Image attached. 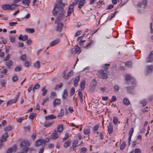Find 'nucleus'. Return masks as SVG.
I'll list each match as a JSON object with an SVG mask.
<instances>
[{
  "label": "nucleus",
  "mask_w": 153,
  "mask_h": 153,
  "mask_svg": "<svg viewBox=\"0 0 153 153\" xmlns=\"http://www.w3.org/2000/svg\"><path fill=\"white\" fill-rule=\"evenodd\" d=\"M59 13V14L57 16V18L56 19L55 22L56 23H58L61 22V21L64 19V12L63 10V9L61 7L59 9L58 5L56 4L55 5L53 10V16H55Z\"/></svg>",
  "instance_id": "f257e3e1"
},
{
  "label": "nucleus",
  "mask_w": 153,
  "mask_h": 153,
  "mask_svg": "<svg viewBox=\"0 0 153 153\" xmlns=\"http://www.w3.org/2000/svg\"><path fill=\"white\" fill-rule=\"evenodd\" d=\"M79 0H75L70 5L67 12V15L68 16H70L72 13L74 11V5H76L79 1Z\"/></svg>",
  "instance_id": "f03ea898"
},
{
  "label": "nucleus",
  "mask_w": 153,
  "mask_h": 153,
  "mask_svg": "<svg viewBox=\"0 0 153 153\" xmlns=\"http://www.w3.org/2000/svg\"><path fill=\"white\" fill-rule=\"evenodd\" d=\"M18 5L15 4H4L1 6L2 8L4 10H11L17 7Z\"/></svg>",
  "instance_id": "7ed1b4c3"
},
{
  "label": "nucleus",
  "mask_w": 153,
  "mask_h": 153,
  "mask_svg": "<svg viewBox=\"0 0 153 153\" xmlns=\"http://www.w3.org/2000/svg\"><path fill=\"white\" fill-rule=\"evenodd\" d=\"M66 70L64 71L62 73V77L65 79H68L71 76L73 75V72L72 71H71L68 74L66 75Z\"/></svg>",
  "instance_id": "20e7f679"
},
{
  "label": "nucleus",
  "mask_w": 153,
  "mask_h": 153,
  "mask_svg": "<svg viewBox=\"0 0 153 153\" xmlns=\"http://www.w3.org/2000/svg\"><path fill=\"white\" fill-rule=\"evenodd\" d=\"M99 77L102 79H106L107 78V74L105 73L103 70L99 71L97 72Z\"/></svg>",
  "instance_id": "39448f33"
},
{
  "label": "nucleus",
  "mask_w": 153,
  "mask_h": 153,
  "mask_svg": "<svg viewBox=\"0 0 153 153\" xmlns=\"http://www.w3.org/2000/svg\"><path fill=\"white\" fill-rule=\"evenodd\" d=\"M20 93L18 92V94L16 95L15 98L13 99H11L8 101L7 103V105H10L13 103H15L17 101L19 95Z\"/></svg>",
  "instance_id": "423d86ee"
},
{
  "label": "nucleus",
  "mask_w": 153,
  "mask_h": 153,
  "mask_svg": "<svg viewBox=\"0 0 153 153\" xmlns=\"http://www.w3.org/2000/svg\"><path fill=\"white\" fill-rule=\"evenodd\" d=\"M125 78L126 80H130L132 84L135 85L136 83L135 80L133 79L131 75L128 74H127L125 75Z\"/></svg>",
  "instance_id": "0eeeda50"
},
{
  "label": "nucleus",
  "mask_w": 153,
  "mask_h": 153,
  "mask_svg": "<svg viewBox=\"0 0 153 153\" xmlns=\"http://www.w3.org/2000/svg\"><path fill=\"white\" fill-rule=\"evenodd\" d=\"M146 74L152 73L153 71V66L152 65H147L146 67Z\"/></svg>",
  "instance_id": "6e6552de"
},
{
  "label": "nucleus",
  "mask_w": 153,
  "mask_h": 153,
  "mask_svg": "<svg viewBox=\"0 0 153 153\" xmlns=\"http://www.w3.org/2000/svg\"><path fill=\"white\" fill-rule=\"evenodd\" d=\"M147 62H151L153 60V51L150 52L148 56L146 59Z\"/></svg>",
  "instance_id": "1a4fd4ad"
},
{
  "label": "nucleus",
  "mask_w": 153,
  "mask_h": 153,
  "mask_svg": "<svg viewBox=\"0 0 153 153\" xmlns=\"http://www.w3.org/2000/svg\"><path fill=\"white\" fill-rule=\"evenodd\" d=\"M81 51L80 48L78 46H76V48H72L71 50V53L75 54L76 53H79Z\"/></svg>",
  "instance_id": "9d476101"
},
{
  "label": "nucleus",
  "mask_w": 153,
  "mask_h": 153,
  "mask_svg": "<svg viewBox=\"0 0 153 153\" xmlns=\"http://www.w3.org/2000/svg\"><path fill=\"white\" fill-rule=\"evenodd\" d=\"M60 40L59 38H57L54 40H53L50 43V46L51 47L53 46L58 44L60 42Z\"/></svg>",
  "instance_id": "9b49d317"
},
{
  "label": "nucleus",
  "mask_w": 153,
  "mask_h": 153,
  "mask_svg": "<svg viewBox=\"0 0 153 153\" xmlns=\"http://www.w3.org/2000/svg\"><path fill=\"white\" fill-rule=\"evenodd\" d=\"M107 131L109 134H112L113 131V125L111 123H109L107 126Z\"/></svg>",
  "instance_id": "f8f14e48"
},
{
  "label": "nucleus",
  "mask_w": 153,
  "mask_h": 153,
  "mask_svg": "<svg viewBox=\"0 0 153 153\" xmlns=\"http://www.w3.org/2000/svg\"><path fill=\"white\" fill-rule=\"evenodd\" d=\"M147 5V0H143L140 3H139L138 4V6L142 8H144Z\"/></svg>",
  "instance_id": "ddd939ff"
},
{
  "label": "nucleus",
  "mask_w": 153,
  "mask_h": 153,
  "mask_svg": "<svg viewBox=\"0 0 153 153\" xmlns=\"http://www.w3.org/2000/svg\"><path fill=\"white\" fill-rule=\"evenodd\" d=\"M57 25L56 26V30L59 32H60L62 30V28L63 26V25L62 23H57Z\"/></svg>",
  "instance_id": "4468645a"
},
{
  "label": "nucleus",
  "mask_w": 153,
  "mask_h": 153,
  "mask_svg": "<svg viewBox=\"0 0 153 153\" xmlns=\"http://www.w3.org/2000/svg\"><path fill=\"white\" fill-rule=\"evenodd\" d=\"M30 145L29 142L27 140H25L22 141L21 143L20 146H21L27 147Z\"/></svg>",
  "instance_id": "2eb2a0df"
},
{
  "label": "nucleus",
  "mask_w": 153,
  "mask_h": 153,
  "mask_svg": "<svg viewBox=\"0 0 153 153\" xmlns=\"http://www.w3.org/2000/svg\"><path fill=\"white\" fill-rule=\"evenodd\" d=\"M17 149V146L14 145L13 147L9 148L7 150L6 153H11L13 152H15Z\"/></svg>",
  "instance_id": "dca6fc26"
},
{
  "label": "nucleus",
  "mask_w": 153,
  "mask_h": 153,
  "mask_svg": "<svg viewBox=\"0 0 153 153\" xmlns=\"http://www.w3.org/2000/svg\"><path fill=\"white\" fill-rule=\"evenodd\" d=\"M128 92L131 94H133L134 92V86H129L126 88Z\"/></svg>",
  "instance_id": "f3484780"
},
{
  "label": "nucleus",
  "mask_w": 153,
  "mask_h": 153,
  "mask_svg": "<svg viewBox=\"0 0 153 153\" xmlns=\"http://www.w3.org/2000/svg\"><path fill=\"white\" fill-rule=\"evenodd\" d=\"M44 143V140L43 139H39L36 141L35 143V145L36 146H38Z\"/></svg>",
  "instance_id": "a211bd4d"
},
{
  "label": "nucleus",
  "mask_w": 153,
  "mask_h": 153,
  "mask_svg": "<svg viewBox=\"0 0 153 153\" xmlns=\"http://www.w3.org/2000/svg\"><path fill=\"white\" fill-rule=\"evenodd\" d=\"M53 123V122L52 121H47L45 123L44 126L46 127H48L51 126Z\"/></svg>",
  "instance_id": "6ab92c4d"
},
{
  "label": "nucleus",
  "mask_w": 153,
  "mask_h": 153,
  "mask_svg": "<svg viewBox=\"0 0 153 153\" xmlns=\"http://www.w3.org/2000/svg\"><path fill=\"white\" fill-rule=\"evenodd\" d=\"M52 138L53 139H56L58 137V134L56 131L52 132L51 135Z\"/></svg>",
  "instance_id": "aec40b11"
},
{
  "label": "nucleus",
  "mask_w": 153,
  "mask_h": 153,
  "mask_svg": "<svg viewBox=\"0 0 153 153\" xmlns=\"http://www.w3.org/2000/svg\"><path fill=\"white\" fill-rule=\"evenodd\" d=\"M61 102V100L60 99H56L53 102V106L55 107L57 105H59Z\"/></svg>",
  "instance_id": "412c9836"
},
{
  "label": "nucleus",
  "mask_w": 153,
  "mask_h": 153,
  "mask_svg": "<svg viewBox=\"0 0 153 153\" xmlns=\"http://www.w3.org/2000/svg\"><path fill=\"white\" fill-rule=\"evenodd\" d=\"M28 38V36L27 35L23 36L22 34L19 35V40H22L23 41H25Z\"/></svg>",
  "instance_id": "4be33fe9"
},
{
  "label": "nucleus",
  "mask_w": 153,
  "mask_h": 153,
  "mask_svg": "<svg viewBox=\"0 0 153 153\" xmlns=\"http://www.w3.org/2000/svg\"><path fill=\"white\" fill-rule=\"evenodd\" d=\"M13 65V62L11 60L5 63V65L9 69L11 68V66H12Z\"/></svg>",
  "instance_id": "5701e85b"
},
{
  "label": "nucleus",
  "mask_w": 153,
  "mask_h": 153,
  "mask_svg": "<svg viewBox=\"0 0 153 153\" xmlns=\"http://www.w3.org/2000/svg\"><path fill=\"white\" fill-rule=\"evenodd\" d=\"M34 66L36 69H39L40 66V62L38 61H36L34 63Z\"/></svg>",
  "instance_id": "b1692460"
},
{
  "label": "nucleus",
  "mask_w": 153,
  "mask_h": 153,
  "mask_svg": "<svg viewBox=\"0 0 153 153\" xmlns=\"http://www.w3.org/2000/svg\"><path fill=\"white\" fill-rule=\"evenodd\" d=\"M123 103L126 105H128L130 104L129 100L126 98H124L123 99Z\"/></svg>",
  "instance_id": "393cba45"
},
{
  "label": "nucleus",
  "mask_w": 153,
  "mask_h": 153,
  "mask_svg": "<svg viewBox=\"0 0 153 153\" xmlns=\"http://www.w3.org/2000/svg\"><path fill=\"white\" fill-rule=\"evenodd\" d=\"M85 3V0H80L78 4V7L80 9L82 6H83Z\"/></svg>",
  "instance_id": "a878e982"
},
{
  "label": "nucleus",
  "mask_w": 153,
  "mask_h": 153,
  "mask_svg": "<svg viewBox=\"0 0 153 153\" xmlns=\"http://www.w3.org/2000/svg\"><path fill=\"white\" fill-rule=\"evenodd\" d=\"M80 79V76H79L76 77L74 80V85L76 86L77 85L78 82L79 81Z\"/></svg>",
  "instance_id": "bb28decb"
},
{
  "label": "nucleus",
  "mask_w": 153,
  "mask_h": 153,
  "mask_svg": "<svg viewBox=\"0 0 153 153\" xmlns=\"http://www.w3.org/2000/svg\"><path fill=\"white\" fill-rule=\"evenodd\" d=\"M30 0H22V3L25 5L27 6V7L29 6V4L30 3Z\"/></svg>",
  "instance_id": "cd10ccee"
},
{
  "label": "nucleus",
  "mask_w": 153,
  "mask_h": 153,
  "mask_svg": "<svg viewBox=\"0 0 153 153\" xmlns=\"http://www.w3.org/2000/svg\"><path fill=\"white\" fill-rule=\"evenodd\" d=\"M46 87L44 86L42 88V91H43L42 93V95L43 96H45L46 94L47 93L48 90L47 89H46Z\"/></svg>",
  "instance_id": "c85d7f7f"
},
{
  "label": "nucleus",
  "mask_w": 153,
  "mask_h": 153,
  "mask_svg": "<svg viewBox=\"0 0 153 153\" xmlns=\"http://www.w3.org/2000/svg\"><path fill=\"white\" fill-rule=\"evenodd\" d=\"M56 117L53 114H51L50 115L46 116L45 117V119L46 120L50 119H54L56 118Z\"/></svg>",
  "instance_id": "c756f323"
},
{
  "label": "nucleus",
  "mask_w": 153,
  "mask_h": 153,
  "mask_svg": "<svg viewBox=\"0 0 153 153\" xmlns=\"http://www.w3.org/2000/svg\"><path fill=\"white\" fill-rule=\"evenodd\" d=\"M57 128L58 132H61L63 130V125H58L57 127Z\"/></svg>",
  "instance_id": "7c9ffc66"
},
{
  "label": "nucleus",
  "mask_w": 153,
  "mask_h": 153,
  "mask_svg": "<svg viewBox=\"0 0 153 153\" xmlns=\"http://www.w3.org/2000/svg\"><path fill=\"white\" fill-rule=\"evenodd\" d=\"M8 137L7 133V132L5 133L2 136V141L4 140V141L6 140V138Z\"/></svg>",
  "instance_id": "2f4dec72"
},
{
  "label": "nucleus",
  "mask_w": 153,
  "mask_h": 153,
  "mask_svg": "<svg viewBox=\"0 0 153 153\" xmlns=\"http://www.w3.org/2000/svg\"><path fill=\"white\" fill-rule=\"evenodd\" d=\"M78 141L76 140H74L73 142L72 146L74 148H76L78 145Z\"/></svg>",
  "instance_id": "473e14b6"
},
{
  "label": "nucleus",
  "mask_w": 153,
  "mask_h": 153,
  "mask_svg": "<svg viewBox=\"0 0 153 153\" xmlns=\"http://www.w3.org/2000/svg\"><path fill=\"white\" fill-rule=\"evenodd\" d=\"M25 31L29 33H33L34 32V30L33 28H27L25 29Z\"/></svg>",
  "instance_id": "72a5a7b5"
},
{
  "label": "nucleus",
  "mask_w": 153,
  "mask_h": 153,
  "mask_svg": "<svg viewBox=\"0 0 153 153\" xmlns=\"http://www.w3.org/2000/svg\"><path fill=\"white\" fill-rule=\"evenodd\" d=\"M10 41L12 43L15 42V41L16 37L15 36H13L11 35H10L9 36Z\"/></svg>",
  "instance_id": "f704fd0d"
},
{
  "label": "nucleus",
  "mask_w": 153,
  "mask_h": 153,
  "mask_svg": "<svg viewBox=\"0 0 153 153\" xmlns=\"http://www.w3.org/2000/svg\"><path fill=\"white\" fill-rule=\"evenodd\" d=\"M13 129L12 127L10 126H9L6 127L4 129V131L5 132H7Z\"/></svg>",
  "instance_id": "c9c22d12"
},
{
  "label": "nucleus",
  "mask_w": 153,
  "mask_h": 153,
  "mask_svg": "<svg viewBox=\"0 0 153 153\" xmlns=\"http://www.w3.org/2000/svg\"><path fill=\"white\" fill-rule=\"evenodd\" d=\"M40 85L38 83H36L33 87L32 89L33 92H34L36 89H38L40 87Z\"/></svg>",
  "instance_id": "e433bc0d"
},
{
  "label": "nucleus",
  "mask_w": 153,
  "mask_h": 153,
  "mask_svg": "<svg viewBox=\"0 0 153 153\" xmlns=\"http://www.w3.org/2000/svg\"><path fill=\"white\" fill-rule=\"evenodd\" d=\"M140 103L143 106H145L146 104V99L142 100L140 101Z\"/></svg>",
  "instance_id": "4c0bfd02"
},
{
  "label": "nucleus",
  "mask_w": 153,
  "mask_h": 153,
  "mask_svg": "<svg viewBox=\"0 0 153 153\" xmlns=\"http://www.w3.org/2000/svg\"><path fill=\"white\" fill-rule=\"evenodd\" d=\"M84 133L85 134H88L90 133V128H85L83 131Z\"/></svg>",
  "instance_id": "58836bf2"
},
{
  "label": "nucleus",
  "mask_w": 153,
  "mask_h": 153,
  "mask_svg": "<svg viewBox=\"0 0 153 153\" xmlns=\"http://www.w3.org/2000/svg\"><path fill=\"white\" fill-rule=\"evenodd\" d=\"M99 126V124H97L94 126L93 128V130L94 132H96L98 130Z\"/></svg>",
  "instance_id": "ea45409f"
},
{
  "label": "nucleus",
  "mask_w": 153,
  "mask_h": 153,
  "mask_svg": "<svg viewBox=\"0 0 153 153\" xmlns=\"http://www.w3.org/2000/svg\"><path fill=\"white\" fill-rule=\"evenodd\" d=\"M85 82L84 80L82 81L80 83V86L82 90L85 88Z\"/></svg>",
  "instance_id": "a19ab883"
},
{
  "label": "nucleus",
  "mask_w": 153,
  "mask_h": 153,
  "mask_svg": "<svg viewBox=\"0 0 153 153\" xmlns=\"http://www.w3.org/2000/svg\"><path fill=\"white\" fill-rule=\"evenodd\" d=\"M22 69V67L20 66H16L14 69V71L15 72H18L21 70Z\"/></svg>",
  "instance_id": "79ce46f5"
},
{
  "label": "nucleus",
  "mask_w": 153,
  "mask_h": 153,
  "mask_svg": "<svg viewBox=\"0 0 153 153\" xmlns=\"http://www.w3.org/2000/svg\"><path fill=\"white\" fill-rule=\"evenodd\" d=\"M67 91L66 89H65L62 95V97L63 98H66L67 96Z\"/></svg>",
  "instance_id": "37998d69"
},
{
  "label": "nucleus",
  "mask_w": 153,
  "mask_h": 153,
  "mask_svg": "<svg viewBox=\"0 0 153 153\" xmlns=\"http://www.w3.org/2000/svg\"><path fill=\"white\" fill-rule=\"evenodd\" d=\"M94 42V40H91L90 42L87 44L86 46H85V48L87 49L88 48L90 47L92 44Z\"/></svg>",
  "instance_id": "c03bdc74"
},
{
  "label": "nucleus",
  "mask_w": 153,
  "mask_h": 153,
  "mask_svg": "<svg viewBox=\"0 0 153 153\" xmlns=\"http://www.w3.org/2000/svg\"><path fill=\"white\" fill-rule=\"evenodd\" d=\"M118 122V119L116 117H114L113 118V122L114 124L116 125Z\"/></svg>",
  "instance_id": "a18cd8bd"
},
{
  "label": "nucleus",
  "mask_w": 153,
  "mask_h": 153,
  "mask_svg": "<svg viewBox=\"0 0 153 153\" xmlns=\"http://www.w3.org/2000/svg\"><path fill=\"white\" fill-rule=\"evenodd\" d=\"M64 114V111L63 109H61L60 110V113L58 115L57 117H62Z\"/></svg>",
  "instance_id": "49530a36"
},
{
  "label": "nucleus",
  "mask_w": 153,
  "mask_h": 153,
  "mask_svg": "<svg viewBox=\"0 0 153 153\" xmlns=\"http://www.w3.org/2000/svg\"><path fill=\"white\" fill-rule=\"evenodd\" d=\"M71 144V142L68 141H66L64 144V146L65 147H67L69 146Z\"/></svg>",
  "instance_id": "de8ad7c7"
},
{
  "label": "nucleus",
  "mask_w": 153,
  "mask_h": 153,
  "mask_svg": "<svg viewBox=\"0 0 153 153\" xmlns=\"http://www.w3.org/2000/svg\"><path fill=\"white\" fill-rule=\"evenodd\" d=\"M126 66L128 68H130L131 67L132 63L131 62H127L125 63Z\"/></svg>",
  "instance_id": "09e8293b"
},
{
  "label": "nucleus",
  "mask_w": 153,
  "mask_h": 153,
  "mask_svg": "<svg viewBox=\"0 0 153 153\" xmlns=\"http://www.w3.org/2000/svg\"><path fill=\"white\" fill-rule=\"evenodd\" d=\"M36 114L33 113L30 114L28 118L30 119H33L35 117Z\"/></svg>",
  "instance_id": "8fccbe9b"
},
{
  "label": "nucleus",
  "mask_w": 153,
  "mask_h": 153,
  "mask_svg": "<svg viewBox=\"0 0 153 153\" xmlns=\"http://www.w3.org/2000/svg\"><path fill=\"white\" fill-rule=\"evenodd\" d=\"M126 145V143L124 142H123L120 147V149L121 150H123L125 147Z\"/></svg>",
  "instance_id": "3c124183"
},
{
  "label": "nucleus",
  "mask_w": 153,
  "mask_h": 153,
  "mask_svg": "<svg viewBox=\"0 0 153 153\" xmlns=\"http://www.w3.org/2000/svg\"><path fill=\"white\" fill-rule=\"evenodd\" d=\"M48 100H49V98H48V97H46L45 98L43 99V101L42 103V105H44V104H45V102H46L47 101H48Z\"/></svg>",
  "instance_id": "603ef678"
},
{
  "label": "nucleus",
  "mask_w": 153,
  "mask_h": 153,
  "mask_svg": "<svg viewBox=\"0 0 153 153\" xmlns=\"http://www.w3.org/2000/svg\"><path fill=\"white\" fill-rule=\"evenodd\" d=\"M121 3L120 4L119 6L121 7L124 5L128 1V0H125V1L123 2L122 0H121Z\"/></svg>",
  "instance_id": "864d4df0"
},
{
  "label": "nucleus",
  "mask_w": 153,
  "mask_h": 153,
  "mask_svg": "<svg viewBox=\"0 0 153 153\" xmlns=\"http://www.w3.org/2000/svg\"><path fill=\"white\" fill-rule=\"evenodd\" d=\"M31 64L30 62L26 61L25 63V65L26 67H29Z\"/></svg>",
  "instance_id": "5fc2aeb1"
},
{
  "label": "nucleus",
  "mask_w": 153,
  "mask_h": 153,
  "mask_svg": "<svg viewBox=\"0 0 153 153\" xmlns=\"http://www.w3.org/2000/svg\"><path fill=\"white\" fill-rule=\"evenodd\" d=\"M20 59L22 61H25L26 59V56L25 54H24L22 55L20 57Z\"/></svg>",
  "instance_id": "6e6d98bb"
},
{
  "label": "nucleus",
  "mask_w": 153,
  "mask_h": 153,
  "mask_svg": "<svg viewBox=\"0 0 153 153\" xmlns=\"http://www.w3.org/2000/svg\"><path fill=\"white\" fill-rule=\"evenodd\" d=\"M117 12V11H116L114 13H111V17L109 19L110 20H111L115 16Z\"/></svg>",
  "instance_id": "4d7b16f0"
},
{
  "label": "nucleus",
  "mask_w": 153,
  "mask_h": 153,
  "mask_svg": "<svg viewBox=\"0 0 153 153\" xmlns=\"http://www.w3.org/2000/svg\"><path fill=\"white\" fill-rule=\"evenodd\" d=\"M114 89L115 91L117 92L119 89V87L118 85H115L114 87Z\"/></svg>",
  "instance_id": "13d9d810"
},
{
  "label": "nucleus",
  "mask_w": 153,
  "mask_h": 153,
  "mask_svg": "<svg viewBox=\"0 0 153 153\" xmlns=\"http://www.w3.org/2000/svg\"><path fill=\"white\" fill-rule=\"evenodd\" d=\"M75 88L74 87H72L71 90V92H70V95L71 96H72L74 94L75 92Z\"/></svg>",
  "instance_id": "bf43d9fd"
},
{
  "label": "nucleus",
  "mask_w": 153,
  "mask_h": 153,
  "mask_svg": "<svg viewBox=\"0 0 153 153\" xmlns=\"http://www.w3.org/2000/svg\"><path fill=\"white\" fill-rule=\"evenodd\" d=\"M86 150L87 149L85 147L81 148L80 149L81 152L82 153H85L86 152Z\"/></svg>",
  "instance_id": "052dcab7"
},
{
  "label": "nucleus",
  "mask_w": 153,
  "mask_h": 153,
  "mask_svg": "<svg viewBox=\"0 0 153 153\" xmlns=\"http://www.w3.org/2000/svg\"><path fill=\"white\" fill-rule=\"evenodd\" d=\"M69 137V134L68 133L65 134L64 137L63 138V140H65L67 139Z\"/></svg>",
  "instance_id": "680f3d73"
},
{
  "label": "nucleus",
  "mask_w": 153,
  "mask_h": 153,
  "mask_svg": "<svg viewBox=\"0 0 153 153\" xmlns=\"http://www.w3.org/2000/svg\"><path fill=\"white\" fill-rule=\"evenodd\" d=\"M134 153H141V151L139 148H136L134 150Z\"/></svg>",
  "instance_id": "e2e57ef3"
},
{
  "label": "nucleus",
  "mask_w": 153,
  "mask_h": 153,
  "mask_svg": "<svg viewBox=\"0 0 153 153\" xmlns=\"http://www.w3.org/2000/svg\"><path fill=\"white\" fill-rule=\"evenodd\" d=\"M133 128H131L129 132V136H132L133 132Z\"/></svg>",
  "instance_id": "0e129e2a"
},
{
  "label": "nucleus",
  "mask_w": 153,
  "mask_h": 153,
  "mask_svg": "<svg viewBox=\"0 0 153 153\" xmlns=\"http://www.w3.org/2000/svg\"><path fill=\"white\" fill-rule=\"evenodd\" d=\"M18 77L17 76H14L12 77V79L13 82H15L18 80Z\"/></svg>",
  "instance_id": "69168bd1"
},
{
  "label": "nucleus",
  "mask_w": 153,
  "mask_h": 153,
  "mask_svg": "<svg viewBox=\"0 0 153 153\" xmlns=\"http://www.w3.org/2000/svg\"><path fill=\"white\" fill-rule=\"evenodd\" d=\"M17 23L16 22H12L9 23V25L11 27L14 26L15 25H16Z\"/></svg>",
  "instance_id": "338daca9"
},
{
  "label": "nucleus",
  "mask_w": 153,
  "mask_h": 153,
  "mask_svg": "<svg viewBox=\"0 0 153 153\" xmlns=\"http://www.w3.org/2000/svg\"><path fill=\"white\" fill-rule=\"evenodd\" d=\"M24 117H21L19 118L17 120V122L19 123H21L24 120Z\"/></svg>",
  "instance_id": "774afa93"
}]
</instances>
